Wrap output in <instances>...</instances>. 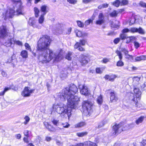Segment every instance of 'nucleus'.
<instances>
[{"instance_id": "1", "label": "nucleus", "mask_w": 146, "mask_h": 146, "mask_svg": "<svg viewBox=\"0 0 146 146\" xmlns=\"http://www.w3.org/2000/svg\"><path fill=\"white\" fill-rule=\"evenodd\" d=\"M50 42L49 37L46 35L42 36L38 41L37 52L39 54L40 62L43 64L48 62L53 58L56 61H58L62 58L64 54V52L61 49L57 53H54L49 48Z\"/></svg>"}, {"instance_id": "2", "label": "nucleus", "mask_w": 146, "mask_h": 146, "mask_svg": "<svg viewBox=\"0 0 146 146\" xmlns=\"http://www.w3.org/2000/svg\"><path fill=\"white\" fill-rule=\"evenodd\" d=\"M78 91L76 86L74 84L70 85L69 87L64 89L57 95L58 98L62 101L67 100L68 103L72 108H77L80 102V98L74 95Z\"/></svg>"}, {"instance_id": "3", "label": "nucleus", "mask_w": 146, "mask_h": 146, "mask_svg": "<svg viewBox=\"0 0 146 146\" xmlns=\"http://www.w3.org/2000/svg\"><path fill=\"white\" fill-rule=\"evenodd\" d=\"M13 3L14 9L10 8L7 11H3L2 15L0 16V20L1 18H3L6 20L8 18H11L14 15H18L22 14V2L20 0L16 1L15 0H10Z\"/></svg>"}, {"instance_id": "4", "label": "nucleus", "mask_w": 146, "mask_h": 146, "mask_svg": "<svg viewBox=\"0 0 146 146\" xmlns=\"http://www.w3.org/2000/svg\"><path fill=\"white\" fill-rule=\"evenodd\" d=\"M68 105H65L64 104H54L53 105L52 108L53 110L56 111V112L60 114H67L69 118V117L71 115V112L72 109H76L77 108H75L71 107L68 103Z\"/></svg>"}, {"instance_id": "5", "label": "nucleus", "mask_w": 146, "mask_h": 146, "mask_svg": "<svg viewBox=\"0 0 146 146\" xmlns=\"http://www.w3.org/2000/svg\"><path fill=\"white\" fill-rule=\"evenodd\" d=\"M93 103L89 101H84L82 103V107L84 114L86 116H90L92 111V107Z\"/></svg>"}, {"instance_id": "6", "label": "nucleus", "mask_w": 146, "mask_h": 146, "mask_svg": "<svg viewBox=\"0 0 146 146\" xmlns=\"http://www.w3.org/2000/svg\"><path fill=\"white\" fill-rule=\"evenodd\" d=\"M122 123H119L117 125L116 124L113 126V135H115L117 134L120 133L122 131H125L126 129L123 128Z\"/></svg>"}, {"instance_id": "7", "label": "nucleus", "mask_w": 146, "mask_h": 146, "mask_svg": "<svg viewBox=\"0 0 146 146\" xmlns=\"http://www.w3.org/2000/svg\"><path fill=\"white\" fill-rule=\"evenodd\" d=\"M86 41L84 40H80L79 42H77L74 46V48L80 51H84L85 49L81 46L82 45H84L86 42Z\"/></svg>"}, {"instance_id": "8", "label": "nucleus", "mask_w": 146, "mask_h": 146, "mask_svg": "<svg viewBox=\"0 0 146 146\" xmlns=\"http://www.w3.org/2000/svg\"><path fill=\"white\" fill-rule=\"evenodd\" d=\"M34 90L30 89V88L29 87H26L22 92L21 95L24 97L29 96L33 92Z\"/></svg>"}, {"instance_id": "9", "label": "nucleus", "mask_w": 146, "mask_h": 146, "mask_svg": "<svg viewBox=\"0 0 146 146\" xmlns=\"http://www.w3.org/2000/svg\"><path fill=\"white\" fill-rule=\"evenodd\" d=\"M10 34L8 31H7L5 27L2 26L0 28V37L4 38Z\"/></svg>"}, {"instance_id": "10", "label": "nucleus", "mask_w": 146, "mask_h": 146, "mask_svg": "<svg viewBox=\"0 0 146 146\" xmlns=\"http://www.w3.org/2000/svg\"><path fill=\"white\" fill-rule=\"evenodd\" d=\"M29 24L32 26L34 28H37L38 29H40L41 28V26L37 25L36 23V21L35 18H31L29 19Z\"/></svg>"}, {"instance_id": "11", "label": "nucleus", "mask_w": 146, "mask_h": 146, "mask_svg": "<svg viewBox=\"0 0 146 146\" xmlns=\"http://www.w3.org/2000/svg\"><path fill=\"white\" fill-rule=\"evenodd\" d=\"M138 101L136 97L132 99L129 104V107L132 110H135V108L137 106Z\"/></svg>"}, {"instance_id": "12", "label": "nucleus", "mask_w": 146, "mask_h": 146, "mask_svg": "<svg viewBox=\"0 0 146 146\" xmlns=\"http://www.w3.org/2000/svg\"><path fill=\"white\" fill-rule=\"evenodd\" d=\"M98 20L96 21V23L97 25H101L104 22V17L102 13L99 14L98 16Z\"/></svg>"}, {"instance_id": "13", "label": "nucleus", "mask_w": 146, "mask_h": 146, "mask_svg": "<svg viewBox=\"0 0 146 146\" xmlns=\"http://www.w3.org/2000/svg\"><path fill=\"white\" fill-rule=\"evenodd\" d=\"M79 88L80 90V93L82 94L85 96L88 95L89 92L87 87L84 85L79 86Z\"/></svg>"}, {"instance_id": "14", "label": "nucleus", "mask_w": 146, "mask_h": 146, "mask_svg": "<svg viewBox=\"0 0 146 146\" xmlns=\"http://www.w3.org/2000/svg\"><path fill=\"white\" fill-rule=\"evenodd\" d=\"M88 57L83 55L80 56L79 61L82 65L87 64L89 60Z\"/></svg>"}, {"instance_id": "15", "label": "nucleus", "mask_w": 146, "mask_h": 146, "mask_svg": "<svg viewBox=\"0 0 146 146\" xmlns=\"http://www.w3.org/2000/svg\"><path fill=\"white\" fill-rule=\"evenodd\" d=\"M9 33H10V34H9V35H7V36L9 35L10 37V38H9V40L5 42V45L7 47L10 46L13 43V41H14V39L13 38L14 36L13 35V36H11V35H10V33L9 32Z\"/></svg>"}, {"instance_id": "16", "label": "nucleus", "mask_w": 146, "mask_h": 146, "mask_svg": "<svg viewBox=\"0 0 146 146\" xmlns=\"http://www.w3.org/2000/svg\"><path fill=\"white\" fill-rule=\"evenodd\" d=\"M117 77L116 75L114 74H112L110 75H106L105 76L104 78L106 80H108L110 81L113 82L115 79Z\"/></svg>"}, {"instance_id": "17", "label": "nucleus", "mask_w": 146, "mask_h": 146, "mask_svg": "<svg viewBox=\"0 0 146 146\" xmlns=\"http://www.w3.org/2000/svg\"><path fill=\"white\" fill-rule=\"evenodd\" d=\"M75 33L76 36L79 37L84 36L87 35V33H82L81 31L78 30H76L75 31Z\"/></svg>"}, {"instance_id": "18", "label": "nucleus", "mask_w": 146, "mask_h": 146, "mask_svg": "<svg viewBox=\"0 0 146 146\" xmlns=\"http://www.w3.org/2000/svg\"><path fill=\"white\" fill-rule=\"evenodd\" d=\"M40 8L41 11L43 13L42 15H44L48 12L47 9V6L46 5H42L41 7Z\"/></svg>"}, {"instance_id": "19", "label": "nucleus", "mask_w": 146, "mask_h": 146, "mask_svg": "<svg viewBox=\"0 0 146 146\" xmlns=\"http://www.w3.org/2000/svg\"><path fill=\"white\" fill-rule=\"evenodd\" d=\"M110 101L112 102L113 101H115L117 100V98L115 96V94L114 92H111L110 93Z\"/></svg>"}, {"instance_id": "20", "label": "nucleus", "mask_w": 146, "mask_h": 146, "mask_svg": "<svg viewBox=\"0 0 146 146\" xmlns=\"http://www.w3.org/2000/svg\"><path fill=\"white\" fill-rule=\"evenodd\" d=\"M86 125V123L84 122H81L75 124L74 125L76 128H80Z\"/></svg>"}, {"instance_id": "21", "label": "nucleus", "mask_w": 146, "mask_h": 146, "mask_svg": "<svg viewBox=\"0 0 146 146\" xmlns=\"http://www.w3.org/2000/svg\"><path fill=\"white\" fill-rule=\"evenodd\" d=\"M44 125L46 127V128L49 129L50 131H54V129L53 128L52 129H51L50 127H50V125L49 124V123L47 122H45L44 123Z\"/></svg>"}, {"instance_id": "22", "label": "nucleus", "mask_w": 146, "mask_h": 146, "mask_svg": "<svg viewBox=\"0 0 146 146\" xmlns=\"http://www.w3.org/2000/svg\"><path fill=\"white\" fill-rule=\"evenodd\" d=\"M146 59V56L142 55L140 56H138L135 58V60L136 61L145 60Z\"/></svg>"}, {"instance_id": "23", "label": "nucleus", "mask_w": 146, "mask_h": 146, "mask_svg": "<svg viewBox=\"0 0 146 146\" xmlns=\"http://www.w3.org/2000/svg\"><path fill=\"white\" fill-rule=\"evenodd\" d=\"M21 55L23 58H27L28 56L27 52L25 50H23L21 52Z\"/></svg>"}, {"instance_id": "24", "label": "nucleus", "mask_w": 146, "mask_h": 146, "mask_svg": "<svg viewBox=\"0 0 146 146\" xmlns=\"http://www.w3.org/2000/svg\"><path fill=\"white\" fill-rule=\"evenodd\" d=\"M144 117V116H141L137 119L135 121L136 124L138 125L139 123H141L143 120Z\"/></svg>"}, {"instance_id": "25", "label": "nucleus", "mask_w": 146, "mask_h": 146, "mask_svg": "<svg viewBox=\"0 0 146 146\" xmlns=\"http://www.w3.org/2000/svg\"><path fill=\"white\" fill-rule=\"evenodd\" d=\"M85 144L87 145L90 146H97V145L96 143L90 141H87L85 142Z\"/></svg>"}, {"instance_id": "26", "label": "nucleus", "mask_w": 146, "mask_h": 146, "mask_svg": "<svg viewBox=\"0 0 146 146\" xmlns=\"http://www.w3.org/2000/svg\"><path fill=\"white\" fill-rule=\"evenodd\" d=\"M121 1L119 0H116L112 3V4L116 7H119Z\"/></svg>"}, {"instance_id": "27", "label": "nucleus", "mask_w": 146, "mask_h": 146, "mask_svg": "<svg viewBox=\"0 0 146 146\" xmlns=\"http://www.w3.org/2000/svg\"><path fill=\"white\" fill-rule=\"evenodd\" d=\"M88 133V132L86 131L82 132L81 133H77L76 134L79 137H82L84 136L87 135Z\"/></svg>"}, {"instance_id": "28", "label": "nucleus", "mask_w": 146, "mask_h": 146, "mask_svg": "<svg viewBox=\"0 0 146 146\" xmlns=\"http://www.w3.org/2000/svg\"><path fill=\"white\" fill-rule=\"evenodd\" d=\"M102 97L101 95H100L97 98V102L99 104L101 105L102 103Z\"/></svg>"}, {"instance_id": "29", "label": "nucleus", "mask_w": 146, "mask_h": 146, "mask_svg": "<svg viewBox=\"0 0 146 146\" xmlns=\"http://www.w3.org/2000/svg\"><path fill=\"white\" fill-rule=\"evenodd\" d=\"M136 19H137L136 17V18L133 17H131L129 20V25H131L134 24Z\"/></svg>"}, {"instance_id": "30", "label": "nucleus", "mask_w": 146, "mask_h": 146, "mask_svg": "<svg viewBox=\"0 0 146 146\" xmlns=\"http://www.w3.org/2000/svg\"><path fill=\"white\" fill-rule=\"evenodd\" d=\"M72 54V52H68V53L66 55V58L68 60H71Z\"/></svg>"}, {"instance_id": "31", "label": "nucleus", "mask_w": 146, "mask_h": 146, "mask_svg": "<svg viewBox=\"0 0 146 146\" xmlns=\"http://www.w3.org/2000/svg\"><path fill=\"white\" fill-rule=\"evenodd\" d=\"M44 15H41L38 19V22L40 24H42L44 20Z\"/></svg>"}, {"instance_id": "32", "label": "nucleus", "mask_w": 146, "mask_h": 146, "mask_svg": "<svg viewBox=\"0 0 146 146\" xmlns=\"http://www.w3.org/2000/svg\"><path fill=\"white\" fill-rule=\"evenodd\" d=\"M24 119L25 121L23 123L25 125H26L29 123L30 119L28 116L26 115Z\"/></svg>"}, {"instance_id": "33", "label": "nucleus", "mask_w": 146, "mask_h": 146, "mask_svg": "<svg viewBox=\"0 0 146 146\" xmlns=\"http://www.w3.org/2000/svg\"><path fill=\"white\" fill-rule=\"evenodd\" d=\"M124 63L121 60H120L117 62L116 63V66H117L121 67L124 65Z\"/></svg>"}, {"instance_id": "34", "label": "nucleus", "mask_w": 146, "mask_h": 146, "mask_svg": "<svg viewBox=\"0 0 146 146\" xmlns=\"http://www.w3.org/2000/svg\"><path fill=\"white\" fill-rule=\"evenodd\" d=\"M34 11L35 13V16L36 17H37L38 16V14L39 12V11L36 7L34 8Z\"/></svg>"}, {"instance_id": "35", "label": "nucleus", "mask_w": 146, "mask_h": 146, "mask_svg": "<svg viewBox=\"0 0 146 146\" xmlns=\"http://www.w3.org/2000/svg\"><path fill=\"white\" fill-rule=\"evenodd\" d=\"M116 53L117 55L119 56V58L120 60H121L122 58V56L121 52L118 50H117L116 51Z\"/></svg>"}, {"instance_id": "36", "label": "nucleus", "mask_w": 146, "mask_h": 146, "mask_svg": "<svg viewBox=\"0 0 146 146\" xmlns=\"http://www.w3.org/2000/svg\"><path fill=\"white\" fill-rule=\"evenodd\" d=\"M117 14L118 13H117V11L114 10L110 13V15L111 17H114L117 16Z\"/></svg>"}, {"instance_id": "37", "label": "nucleus", "mask_w": 146, "mask_h": 146, "mask_svg": "<svg viewBox=\"0 0 146 146\" xmlns=\"http://www.w3.org/2000/svg\"><path fill=\"white\" fill-rule=\"evenodd\" d=\"M137 32H138L139 33L142 34H144L145 33L144 31L142 28L140 27L139 29H137Z\"/></svg>"}, {"instance_id": "38", "label": "nucleus", "mask_w": 146, "mask_h": 146, "mask_svg": "<svg viewBox=\"0 0 146 146\" xmlns=\"http://www.w3.org/2000/svg\"><path fill=\"white\" fill-rule=\"evenodd\" d=\"M119 38L120 39L123 40L127 38V36L126 35L123 33L120 35Z\"/></svg>"}, {"instance_id": "39", "label": "nucleus", "mask_w": 146, "mask_h": 146, "mask_svg": "<svg viewBox=\"0 0 146 146\" xmlns=\"http://www.w3.org/2000/svg\"><path fill=\"white\" fill-rule=\"evenodd\" d=\"M121 5H125L128 4V1L126 0H122L120 1Z\"/></svg>"}, {"instance_id": "40", "label": "nucleus", "mask_w": 146, "mask_h": 146, "mask_svg": "<svg viewBox=\"0 0 146 146\" xmlns=\"http://www.w3.org/2000/svg\"><path fill=\"white\" fill-rule=\"evenodd\" d=\"M129 30L130 31L133 33L137 32L138 31L137 29L135 27L131 28Z\"/></svg>"}, {"instance_id": "41", "label": "nucleus", "mask_w": 146, "mask_h": 146, "mask_svg": "<svg viewBox=\"0 0 146 146\" xmlns=\"http://www.w3.org/2000/svg\"><path fill=\"white\" fill-rule=\"evenodd\" d=\"M77 24L80 27H83L84 26V23L80 21H77Z\"/></svg>"}, {"instance_id": "42", "label": "nucleus", "mask_w": 146, "mask_h": 146, "mask_svg": "<svg viewBox=\"0 0 146 146\" xmlns=\"http://www.w3.org/2000/svg\"><path fill=\"white\" fill-rule=\"evenodd\" d=\"M92 23V20L91 19H89L86 21L85 23V25L86 26L89 25L91 23Z\"/></svg>"}, {"instance_id": "43", "label": "nucleus", "mask_w": 146, "mask_h": 146, "mask_svg": "<svg viewBox=\"0 0 146 146\" xmlns=\"http://www.w3.org/2000/svg\"><path fill=\"white\" fill-rule=\"evenodd\" d=\"M25 48L26 49L29 50L30 51H31V48L28 43H25Z\"/></svg>"}, {"instance_id": "44", "label": "nucleus", "mask_w": 146, "mask_h": 146, "mask_svg": "<svg viewBox=\"0 0 146 146\" xmlns=\"http://www.w3.org/2000/svg\"><path fill=\"white\" fill-rule=\"evenodd\" d=\"M67 1L69 3L72 4H76L77 2L76 0H67Z\"/></svg>"}, {"instance_id": "45", "label": "nucleus", "mask_w": 146, "mask_h": 146, "mask_svg": "<svg viewBox=\"0 0 146 146\" xmlns=\"http://www.w3.org/2000/svg\"><path fill=\"white\" fill-rule=\"evenodd\" d=\"M139 5L143 7L146 8V3L144 2L143 1H141L139 3Z\"/></svg>"}, {"instance_id": "46", "label": "nucleus", "mask_w": 146, "mask_h": 146, "mask_svg": "<svg viewBox=\"0 0 146 146\" xmlns=\"http://www.w3.org/2000/svg\"><path fill=\"white\" fill-rule=\"evenodd\" d=\"M120 38H115L113 40V42L114 44H117L120 41Z\"/></svg>"}, {"instance_id": "47", "label": "nucleus", "mask_w": 146, "mask_h": 146, "mask_svg": "<svg viewBox=\"0 0 146 146\" xmlns=\"http://www.w3.org/2000/svg\"><path fill=\"white\" fill-rule=\"evenodd\" d=\"M59 121L57 120H56L55 119H54L52 121V122L55 125L57 126L58 125V123Z\"/></svg>"}, {"instance_id": "48", "label": "nucleus", "mask_w": 146, "mask_h": 146, "mask_svg": "<svg viewBox=\"0 0 146 146\" xmlns=\"http://www.w3.org/2000/svg\"><path fill=\"white\" fill-rule=\"evenodd\" d=\"M121 51L123 52L126 55H127L129 52L128 51L124 48H122L121 49Z\"/></svg>"}, {"instance_id": "49", "label": "nucleus", "mask_w": 146, "mask_h": 146, "mask_svg": "<svg viewBox=\"0 0 146 146\" xmlns=\"http://www.w3.org/2000/svg\"><path fill=\"white\" fill-rule=\"evenodd\" d=\"M93 1H94V0H82V2L85 4H87Z\"/></svg>"}, {"instance_id": "50", "label": "nucleus", "mask_w": 146, "mask_h": 146, "mask_svg": "<svg viewBox=\"0 0 146 146\" xmlns=\"http://www.w3.org/2000/svg\"><path fill=\"white\" fill-rule=\"evenodd\" d=\"M62 125L63 126V127L64 128H68L70 126V125L67 122H66L64 123H62Z\"/></svg>"}, {"instance_id": "51", "label": "nucleus", "mask_w": 146, "mask_h": 146, "mask_svg": "<svg viewBox=\"0 0 146 146\" xmlns=\"http://www.w3.org/2000/svg\"><path fill=\"white\" fill-rule=\"evenodd\" d=\"M134 43L135 47L136 48H137L140 46V44L137 42L135 41Z\"/></svg>"}, {"instance_id": "52", "label": "nucleus", "mask_w": 146, "mask_h": 146, "mask_svg": "<svg viewBox=\"0 0 146 146\" xmlns=\"http://www.w3.org/2000/svg\"><path fill=\"white\" fill-rule=\"evenodd\" d=\"M13 43H16L19 45L21 46V45H22V42L21 41H19V40H18V41H14H14H13Z\"/></svg>"}, {"instance_id": "53", "label": "nucleus", "mask_w": 146, "mask_h": 146, "mask_svg": "<svg viewBox=\"0 0 146 146\" xmlns=\"http://www.w3.org/2000/svg\"><path fill=\"white\" fill-rule=\"evenodd\" d=\"M134 92L136 94H139L140 93L139 89L137 88H135L134 89Z\"/></svg>"}, {"instance_id": "54", "label": "nucleus", "mask_w": 146, "mask_h": 146, "mask_svg": "<svg viewBox=\"0 0 146 146\" xmlns=\"http://www.w3.org/2000/svg\"><path fill=\"white\" fill-rule=\"evenodd\" d=\"M52 138L50 137L47 136L45 137V140L47 142H49L52 140Z\"/></svg>"}, {"instance_id": "55", "label": "nucleus", "mask_w": 146, "mask_h": 146, "mask_svg": "<svg viewBox=\"0 0 146 146\" xmlns=\"http://www.w3.org/2000/svg\"><path fill=\"white\" fill-rule=\"evenodd\" d=\"M29 137H26L23 138V140L25 142L27 143H28L29 142V141H28Z\"/></svg>"}, {"instance_id": "56", "label": "nucleus", "mask_w": 146, "mask_h": 146, "mask_svg": "<svg viewBox=\"0 0 146 146\" xmlns=\"http://www.w3.org/2000/svg\"><path fill=\"white\" fill-rule=\"evenodd\" d=\"M29 131L27 130H25L24 133L25 136L26 137H29Z\"/></svg>"}, {"instance_id": "57", "label": "nucleus", "mask_w": 146, "mask_h": 146, "mask_svg": "<svg viewBox=\"0 0 146 146\" xmlns=\"http://www.w3.org/2000/svg\"><path fill=\"white\" fill-rule=\"evenodd\" d=\"M96 72L98 74H101L102 72L100 68H97L96 69Z\"/></svg>"}, {"instance_id": "58", "label": "nucleus", "mask_w": 146, "mask_h": 146, "mask_svg": "<svg viewBox=\"0 0 146 146\" xmlns=\"http://www.w3.org/2000/svg\"><path fill=\"white\" fill-rule=\"evenodd\" d=\"M130 31L129 29L127 28L124 29H123L122 31V32L123 33H126Z\"/></svg>"}, {"instance_id": "59", "label": "nucleus", "mask_w": 146, "mask_h": 146, "mask_svg": "<svg viewBox=\"0 0 146 146\" xmlns=\"http://www.w3.org/2000/svg\"><path fill=\"white\" fill-rule=\"evenodd\" d=\"M126 58L128 59H133V57L132 55H131L128 54L126 55Z\"/></svg>"}, {"instance_id": "60", "label": "nucleus", "mask_w": 146, "mask_h": 146, "mask_svg": "<svg viewBox=\"0 0 146 146\" xmlns=\"http://www.w3.org/2000/svg\"><path fill=\"white\" fill-rule=\"evenodd\" d=\"M133 81H136L138 82L140 80V78L138 77H134L133 78Z\"/></svg>"}, {"instance_id": "61", "label": "nucleus", "mask_w": 146, "mask_h": 146, "mask_svg": "<svg viewBox=\"0 0 146 146\" xmlns=\"http://www.w3.org/2000/svg\"><path fill=\"white\" fill-rule=\"evenodd\" d=\"M109 61V59L108 58H104L102 60L103 62L104 63H106Z\"/></svg>"}, {"instance_id": "62", "label": "nucleus", "mask_w": 146, "mask_h": 146, "mask_svg": "<svg viewBox=\"0 0 146 146\" xmlns=\"http://www.w3.org/2000/svg\"><path fill=\"white\" fill-rule=\"evenodd\" d=\"M1 74L2 75V76L4 77H6L7 76V73L3 71H2Z\"/></svg>"}, {"instance_id": "63", "label": "nucleus", "mask_w": 146, "mask_h": 146, "mask_svg": "<svg viewBox=\"0 0 146 146\" xmlns=\"http://www.w3.org/2000/svg\"><path fill=\"white\" fill-rule=\"evenodd\" d=\"M84 144L83 143H80L77 144L76 145H73V146H84Z\"/></svg>"}, {"instance_id": "64", "label": "nucleus", "mask_w": 146, "mask_h": 146, "mask_svg": "<svg viewBox=\"0 0 146 146\" xmlns=\"http://www.w3.org/2000/svg\"><path fill=\"white\" fill-rule=\"evenodd\" d=\"M142 144L143 146H146V139L144 140L143 141Z\"/></svg>"}]
</instances>
